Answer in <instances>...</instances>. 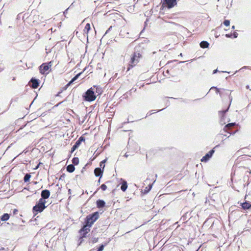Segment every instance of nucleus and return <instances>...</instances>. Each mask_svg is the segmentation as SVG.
Instances as JSON below:
<instances>
[{"mask_svg": "<svg viewBox=\"0 0 251 251\" xmlns=\"http://www.w3.org/2000/svg\"><path fill=\"white\" fill-rule=\"evenodd\" d=\"M232 29H235V26L234 25H233L232 26Z\"/></svg>", "mask_w": 251, "mask_h": 251, "instance_id": "obj_45", "label": "nucleus"}, {"mask_svg": "<svg viewBox=\"0 0 251 251\" xmlns=\"http://www.w3.org/2000/svg\"><path fill=\"white\" fill-rule=\"evenodd\" d=\"M127 182L126 180H124L122 184V185L121 186V189L125 192L126 191V190L127 189Z\"/></svg>", "mask_w": 251, "mask_h": 251, "instance_id": "obj_16", "label": "nucleus"}, {"mask_svg": "<svg viewBox=\"0 0 251 251\" xmlns=\"http://www.w3.org/2000/svg\"><path fill=\"white\" fill-rule=\"evenodd\" d=\"M200 45L201 48L204 49L208 48L209 45V44L207 41H203L201 42Z\"/></svg>", "mask_w": 251, "mask_h": 251, "instance_id": "obj_18", "label": "nucleus"}, {"mask_svg": "<svg viewBox=\"0 0 251 251\" xmlns=\"http://www.w3.org/2000/svg\"><path fill=\"white\" fill-rule=\"evenodd\" d=\"M9 219V214L5 213L1 217V220L2 221H6Z\"/></svg>", "mask_w": 251, "mask_h": 251, "instance_id": "obj_21", "label": "nucleus"}, {"mask_svg": "<svg viewBox=\"0 0 251 251\" xmlns=\"http://www.w3.org/2000/svg\"><path fill=\"white\" fill-rule=\"evenodd\" d=\"M84 100L87 101H92L94 100L96 98V95L93 88L89 89L85 93L84 96Z\"/></svg>", "mask_w": 251, "mask_h": 251, "instance_id": "obj_3", "label": "nucleus"}, {"mask_svg": "<svg viewBox=\"0 0 251 251\" xmlns=\"http://www.w3.org/2000/svg\"><path fill=\"white\" fill-rule=\"evenodd\" d=\"M100 188L103 190V191H105L106 190V189H107V186L105 184H103L101 185L100 186Z\"/></svg>", "mask_w": 251, "mask_h": 251, "instance_id": "obj_27", "label": "nucleus"}, {"mask_svg": "<svg viewBox=\"0 0 251 251\" xmlns=\"http://www.w3.org/2000/svg\"><path fill=\"white\" fill-rule=\"evenodd\" d=\"M97 241V240H94V241H93V242H96Z\"/></svg>", "mask_w": 251, "mask_h": 251, "instance_id": "obj_47", "label": "nucleus"}, {"mask_svg": "<svg viewBox=\"0 0 251 251\" xmlns=\"http://www.w3.org/2000/svg\"><path fill=\"white\" fill-rule=\"evenodd\" d=\"M31 177V176L30 174H26L25 176H24V180L25 182H26L27 181H29V180L30 179V178Z\"/></svg>", "mask_w": 251, "mask_h": 251, "instance_id": "obj_22", "label": "nucleus"}, {"mask_svg": "<svg viewBox=\"0 0 251 251\" xmlns=\"http://www.w3.org/2000/svg\"><path fill=\"white\" fill-rule=\"evenodd\" d=\"M221 72H223V73H229V72H226V71H222Z\"/></svg>", "mask_w": 251, "mask_h": 251, "instance_id": "obj_42", "label": "nucleus"}, {"mask_svg": "<svg viewBox=\"0 0 251 251\" xmlns=\"http://www.w3.org/2000/svg\"><path fill=\"white\" fill-rule=\"evenodd\" d=\"M42 198L43 200H45V199H47L49 198L50 196V192L48 190H44L41 192V194Z\"/></svg>", "mask_w": 251, "mask_h": 251, "instance_id": "obj_9", "label": "nucleus"}, {"mask_svg": "<svg viewBox=\"0 0 251 251\" xmlns=\"http://www.w3.org/2000/svg\"><path fill=\"white\" fill-rule=\"evenodd\" d=\"M141 54L139 52H135L134 53L133 56L131 58V60L129 63V66L133 67L139 61L140 58L141 57Z\"/></svg>", "mask_w": 251, "mask_h": 251, "instance_id": "obj_4", "label": "nucleus"}, {"mask_svg": "<svg viewBox=\"0 0 251 251\" xmlns=\"http://www.w3.org/2000/svg\"><path fill=\"white\" fill-rule=\"evenodd\" d=\"M212 88L215 89L216 90L217 92H220L219 89L217 88V87H213L211 89H212Z\"/></svg>", "mask_w": 251, "mask_h": 251, "instance_id": "obj_34", "label": "nucleus"}, {"mask_svg": "<svg viewBox=\"0 0 251 251\" xmlns=\"http://www.w3.org/2000/svg\"><path fill=\"white\" fill-rule=\"evenodd\" d=\"M90 227L89 225L85 223V225L79 231V232L82 235L83 237H86V234L90 231L89 228Z\"/></svg>", "mask_w": 251, "mask_h": 251, "instance_id": "obj_7", "label": "nucleus"}, {"mask_svg": "<svg viewBox=\"0 0 251 251\" xmlns=\"http://www.w3.org/2000/svg\"><path fill=\"white\" fill-rule=\"evenodd\" d=\"M99 213L95 212L91 214H89L85 218V223L89 225V226H92L93 224L99 219Z\"/></svg>", "mask_w": 251, "mask_h": 251, "instance_id": "obj_2", "label": "nucleus"}, {"mask_svg": "<svg viewBox=\"0 0 251 251\" xmlns=\"http://www.w3.org/2000/svg\"><path fill=\"white\" fill-rule=\"evenodd\" d=\"M100 167L101 168H102V170H103V169H104V167H105V165H104V164H102V162H100Z\"/></svg>", "mask_w": 251, "mask_h": 251, "instance_id": "obj_32", "label": "nucleus"}, {"mask_svg": "<svg viewBox=\"0 0 251 251\" xmlns=\"http://www.w3.org/2000/svg\"><path fill=\"white\" fill-rule=\"evenodd\" d=\"M67 11H68V9H66L64 12V14L65 15L66 14H67Z\"/></svg>", "mask_w": 251, "mask_h": 251, "instance_id": "obj_41", "label": "nucleus"}, {"mask_svg": "<svg viewBox=\"0 0 251 251\" xmlns=\"http://www.w3.org/2000/svg\"><path fill=\"white\" fill-rule=\"evenodd\" d=\"M3 71V69L0 68V72H2Z\"/></svg>", "mask_w": 251, "mask_h": 251, "instance_id": "obj_43", "label": "nucleus"}, {"mask_svg": "<svg viewBox=\"0 0 251 251\" xmlns=\"http://www.w3.org/2000/svg\"><path fill=\"white\" fill-rule=\"evenodd\" d=\"M229 99L230 102H231L232 101V98L230 95L229 96Z\"/></svg>", "mask_w": 251, "mask_h": 251, "instance_id": "obj_37", "label": "nucleus"}, {"mask_svg": "<svg viewBox=\"0 0 251 251\" xmlns=\"http://www.w3.org/2000/svg\"><path fill=\"white\" fill-rule=\"evenodd\" d=\"M129 69H130V68H128L127 69V71L129 70Z\"/></svg>", "mask_w": 251, "mask_h": 251, "instance_id": "obj_52", "label": "nucleus"}, {"mask_svg": "<svg viewBox=\"0 0 251 251\" xmlns=\"http://www.w3.org/2000/svg\"><path fill=\"white\" fill-rule=\"evenodd\" d=\"M82 73H78L76 75H75L72 79L66 85V87L67 88L69 87L72 83H73L75 81L78 77L80 76V75Z\"/></svg>", "mask_w": 251, "mask_h": 251, "instance_id": "obj_13", "label": "nucleus"}, {"mask_svg": "<svg viewBox=\"0 0 251 251\" xmlns=\"http://www.w3.org/2000/svg\"><path fill=\"white\" fill-rule=\"evenodd\" d=\"M104 249V245H101L98 249L97 251H102Z\"/></svg>", "mask_w": 251, "mask_h": 251, "instance_id": "obj_28", "label": "nucleus"}, {"mask_svg": "<svg viewBox=\"0 0 251 251\" xmlns=\"http://www.w3.org/2000/svg\"><path fill=\"white\" fill-rule=\"evenodd\" d=\"M103 170L100 168H96L94 170V174L96 176H100V178L102 176Z\"/></svg>", "mask_w": 251, "mask_h": 251, "instance_id": "obj_10", "label": "nucleus"}, {"mask_svg": "<svg viewBox=\"0 0 251 251\" xmlns=\"http://www.w3.org/2000/svg\"><path fill=\"white\" fill-rule=\"evenodd\" d=\"M238 34L236 32H234L233 34V38H236L238 37Z\"/></svg>", "mask_w": 251, "mask_h": 251, "instance_id": "obj_30", "label": "nucleus"}, {"mask_svg": "<svg viewBox=\"0 0 251 251\" xmlns=\"http://www.w3.org/2000/svg\"><path fill=\"white\" fill-rule=\"evenodd\" d=\"M72 162L75 165H78L79 163V159L78 157H74L72 159Z\"/></svg>", "mask_w": 251, "mask_h": 251, "instance_id": "obj_23", "label": "nucleus"}, {"mask_svg": "<svg viewBox=\"0 0 251 251\" xmlns=\"http://www.w3.org/2000/svg\"><path fill=\"white\" fill-rule=\"evenodd\" d=\"M180 55L182 56V54L181 53L180 54Z\"/></svg>", "mask_w": 251, "mask_h": 251, "instance_id": "obj_50", "label": "nucleus"}, {"mask_svg": "<svg viewBox=\"0 0 251 251\" xmlns=\"http://www.w3.org/2000/svg\"><path fill=\"white\" fill-rule=\"evenodd\" d=\"M152 184H150L148 186V187H147L144 189V194H146L149 192V191L151 189Z\"/></svg>", "mask_w": 251, "mask_h": 251, "instance_id": "obj_24", "label": "nucleus"}, {"mask_svg": "<svg viewBox=\"0 0 251 251\" xmlns=\"http://www.w3.org/2000/svg\"><path fill=\"white\" fill-rule=\"evenodd\" d=\"M47 65H48L49 68H50L52 66V62L51 61L49 62V63H47Z\"/></svg>", "mask_w": 251, "mask_h": 251, "instance_id": "obj_31", "label": "nucleus"}, {"mask_svg": "<svg viewBox=\"0 0 251 251\" xmlns=\"http://www.w3.org/2000/svg\"><path fill=\"white\" fill-rule=\"evenodd\" d=\"M231 36H232L231 34H226V37L227 38H230V37H231Z\"/></svg>", "mask_w": 251, "mask_h": 251, "instance_id": "obj_33", "label": "nucleus"}, {"mask_svg": "<svg viewBox=\"0 0 251 251\" xmlns=\"http://www.w3.org/2000/svg\"><path fill=\"white\" fill-rule=\"evenodd\" d=\"M218 72V70L216 69V70L213 71V74H214Z\"/></svg>", "mask_w": 251, "mask_h": 251, "instance_id": "obj_36", "label": "nucleus"}, {"mask_svg": "<svg viewBox=\"0 0 251 251\" xmlns=\"http://www.w3.org/2000/svg\"><path fill=\"white\" fill-rule=\"evenodd\" d=\"M236 125L235 123H229V124H227L224 128V130L226 131V132H228V133H230V132H228V130L231 127L235 126Z\"/></svg>", "mask_w": 251, "mask_h": 251, "instance_id": "obj_14", "label": "nucleus"}, {"mask_svg": "<svg viewBox=\"0 0 251 251\" xmlns=\"http://www.w3.org/2000/svg\"><path fill=\"white\" fill-rule=\"evenodd\" d=\"M46 201L43 199H39L36 204L33 207V212L34 214H37L38 212H42L47 206H45Z\"/></svg>", "mask_w": 251, "mask_h": 251, "instance_id": "obj_1", "label": "nucleus"}, {"mask_svg": "<svg viewBox=\"0 0 251 251\" xmlns=\"http://www.w3.org/2000/svg\"><path fill=\"white\" fill-rule=\"evenodd\" d=\"M49 68L47 63H43L39 67L40 73L42 75L48 74L49 72H47L49 70Z\"/></svg>", "mask_w": 251, "mask_h": 251, "instance_id": "obj_8", "label": "nucleus"}, {"mask_svg": "<svg viewBox=\"0 0 251 251\" xmlns=\"http://www.w3.org/2000/svg\"><path fill=\"white\" fill-rule=\"evenodd\" d=\"M84 140H85L84 138L83 137H82V136H81L79 138L78 140L76 141V142H79V144L80 145L82 141H84Z\"/></svg>", "mask_w": 251, "mask_h": 251, "instance_id": "obj_25", "label": "nucleus"}, {"mask_svg": "<svg viewBox=\"0 0 251 251\" xmlns=\"http://www.w3.org/2000/svg\"><path fill=\"white\" fill-rule=\"evenodd\" d=\"M100 178L98 182V183H100Z\"/></svg>", "mask_w": 251, "mask_h": 251, "instance_id": "obj_44", "label": "nucleus"}, {"mask_svg": "<svg viewBox=\"0 0 251 251\" xmlns=\"http://www.w3.org/2000/svg\"><path fill=\"white\" fill-rule=\"evenodd\" d=\"M214 148L212 150H210L208 152H207L204 156L202 157L201 159V162H207L209 159L212 156L213 153L215 152Z\"/></svg>", "mask_w": 251, "mask_h": 251, "instance_id": "obj_6", "label": "nucleus"}, {"mask_svg": "<svg viewBox=\"0 0 251 251\" xmlns=\"http://www.w3.org/2000/svg\"><path fill=\"white\" fill-rule=\"evenodd\" d=\"M242 207L244 209H248L251 207V203L249 201H245L242 203Z\"/></svg>", "mask_w": 251, "mask_h": 251, "instance_id": "obj_15", "label": "nucleus"}, {"mask_svg": "<svg viewBox=\"0 0 251 251\" xmlns=\"http://www.w3.org/2000/svg\"><path fill=\"white\" fill-rule=\"evenodd\" d=\"M70 191H71V190H70V189H69V193H70Z\"/></svg>", "mask_w": 251, "mask_h": 251, "instance_id": "obj_51", "label": "nucleus"}, {"mask_svg": "<svg viewBox=\"0 0 251 251\" xmlns=\"http://www.w3.org/2000/svg\"><path fill=\"white\" fill-rule=\"evenodd\" d=\"M30 82H31V87L34 88H37L39 86V80L37 79L32 78Z\"/></svg>", "mask_w": 251, "mask_h": 251, "instance_id": "obj_11", "label": "nucleus"}, {"mask_svg": "<svg viewBox=\"0 0 251 251\" xmlns=\"http://www.w3.org/2000/svg\"><path fill=\"white\" fill-rule=\"evenodd\" d=\"M91 28L90 25L89 24H87L84 27L83 30L84 33L87 34V36L88 37V33Z\"/></svg>", "mask_w": 251, "mask_h": 251, "instance_id": "obj_19", "label": "nucleus"}, {"mask_svg": "<svg viewBox=\"0 0 251 251\" xmlns=\"http://www.w3.org/2000/svg\"><path fill=\"white\" fill-rule=\"evenodd\" d=\"M224 24L226 26H229V24H230V21L229 20H226L224 22Z\"/></svg>", "mask_w": 251, "mask_h": 251, "instance_id": "obj_26", "label": "nucleus"}, {"mask_svg": "<svg viewBox=\"0 0 251 251\" xmlns=\"http://www.w3.org/2000/svg\"><path fill=\"white\" fill-rule=\"evenodd\" d=\"M50 30L51 31V32H52L53 29H52V28H51V29H50Z\"/></svg>", "mask_w": 251, "mask_h": 251, "instance_id": "obj_48", "label": "nucleus"}, {"mask_svg": "<svg viewBox=\"0 0 251 251\" xmlns=\"http://www.w3.org/2000/svg\"><path fill=\"white\" fill-rule=\"evenodd\" d=\"M112 28V26H110L109 28L107 30V31L105 32V34H106L109 31H110L111 28Z\"/></svg>", "mask_w": 251, "mask_h": 251, "instance_id": "obj_35", "label": "nucleus"}, {"mask_svg": "<svg viewBox=\"0 0 251 251\" xmlns=\"http://www.w3.org/2000/svg\"><path fill=\"white\" fill-rule=\"evenodd\" d=\"M106 159H104V160H102L101 162H102V164H104V163L106 162Z\"/></svg>", "mask_w": 251, "mask_h": 251, "instance_id": "obj_39", "label": "nucleus"}, {"mask_svg": "<svg viewBox=\"0 0 251 251\" xmlns=\"http://www.w3.org/2000/svg\"><path fill=\"white\" fill-rule=\"evenodd\" d=\"M163 4H165L168 9H171L177 4V1L176 0H163Z\"/></svg>", "mask_w": 251, "mask_h": 251, "instance_id": "obj_5", "label": "nucleus"}, {"mask_svg": "<svg viewBox=\"0 0 251 251\" xmlns=\"http://www.w3.org/2000/svg\"><path fill=\"white\" fill-rule=\"evenodd\" d=\"M63 101L60 102L58 103H57L56 105H55V106H58L59 105H60L61 103H62Z\"/></svg>", "mask_w": 251, "mask_h": 251, "instance_id": "obj_38", "label": "nucleus"}, {"mask_svg": "<svg viewBox=\"0 0 251 251\" xmlns=\"http://www.w3.org/2000/svg\"><path fill=\"white\" fill-rule=\"evenodd\" d=\"M39 165H40V164H39V165H38V166H37L35 169H37L38 168V167H39Z\"/></svg>", "mask_w": 251, "mask_h": 251, "instance_id": "obj_46", "label": "nucleus"}, {"mask_svg": "<svg viewBox=\"0 0 251 251\" xmlns=\"http://www.w3.org/2000/svg\"><path fill=\"white\" fill-rule=\"evenodd\" d=\"M97 206L99 208H103L105 206V202L104 201L99 200L96 202Z\"/></svg>", "mask_w": 251, "mask_h": 251, "instance_id": "obj_12", "label": "nucleus"}, {"mask_svg": "<svg viewBox=\"0 0 251 251\" xmlns=\"http://www.w3.org/2000/svg\"><path fill=\"white\" fill-rule=\"evenodd\" d=\"M166 73H169V71L168 70L167 71Z\"/></svg>", "mask_w": 251, "mask_h": 251, "instance_id": "obj_49", "label": "nucleus"}, {"mask_svg": "<svg viewBox=\"0 0 251 251\" xmlns=\"http://www.w3.org/2000/svg\"><path fill=\"white\" fill-rule=\"evenodd\" d=\"M67 171L69 173H72L75 171V168L74 165H69L66 168Z\"/></svg>", "mask_w": 251, "mask_h": 251, "instance_id": "obj_17", "label": "nucleus"}, {"mask_svg": "<svg viewBox=\"0 0 251 251\" xmlns=\"http://www.w3.org/2000/svg\"><path fill=\"white\" fill-rule=\"evenodd\" d=\"M230 105V104H229L228 107H227V108L226 110H222L220 112L222 113L223 115L225 114L227 111V110H228V108L229 107Z\"/></svg>", "mask_w": 251, "mask_h": 251, "instance_id": "obj_29", "label": "nucleus"}, {"mask_svg": "<svg viewBox=\"0 0 251 251\" xmlns=\"http://www.w3.org/2000/svg\"><path fill=\"white\" fill-rule=\"evenodd\" d=\"M79 146H80L79 142H77L76 141V142L75 143V144H74V145L73 146V147L71 149V152L73 153L76 149L78 148V147Z\"/></svg>", "mask_w": 251, "mask_h": 251, "instance_id": "obj_20", "label": "nucleus"}, {"mask_svg": "<svg viewBox=\"0 0 251 251\" xmlns=\"http://www.w3.org/2000/svg\"><path fill=\"white\" fill-rule=\"evenodd\" d=\"M128 154L127 153H126L124 155V156L126 157H127L128 156Z\"/></svg>", "mask_w": 251, "mask_h": 251, "instance_id": "obj_40", "label": "nucleus"}]
</instances>
